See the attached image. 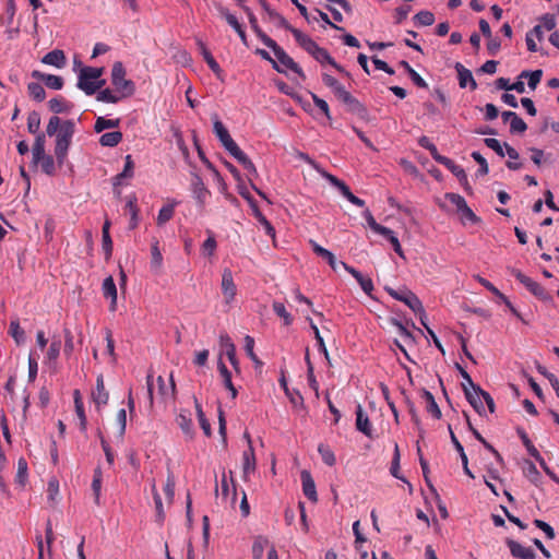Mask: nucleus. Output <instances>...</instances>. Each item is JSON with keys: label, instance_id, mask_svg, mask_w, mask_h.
Segmentation results:
<instances>
[{"label": "nucleus", "instance_id": "f257e3e1", "mask_svg": "<svg viewBox=\"0 0 559 559\" xmlns=\"http://www.w3.org/2000/svg\"><path fill=\"white\" fill-rule=\"evenodd\" d=\"M46 133L49 136H56L55 157L61 167L68 157L75 133V122L72 119L61 120L58 116H52L47 123Z\"/></svg>", "mask_w": 559, "mask_h": 559}, {"label": "nucleus", "instance_id": "f03ea898", "mask_svg": "<svg viewBox=\"0 0 559 559\" xmlns=\"http://www.w3.org/2000/svg\"><path fill=\"white\" fill-rule=\"evenodd\" d=\"M294 38L297 44L319 63H328L340 73L349 76V73L344 67L337 63L330 52L325 48L320 47L310 36L304 34L301 31H294Z\"/></svg>", "mask_w": 559, "mask_h": 559}, {"label": "nucleus", "instance_id": "7ed1b4c3", "mask_svg": "<svg viewBox=\"0 0 559 559\" xmlns=\"http://www.w3.org/2000/svg\"><path fill=\"white\" fill-rule=\"evenodd\" d=\"M102 74L103 68H82L78 76V88L88 96L94 95L105 84V81L100 80Z\"/></svg>", "mask_w": 559, "mask_h": 559}, {"label": "nucleus", "instance_id": "20e7f679", "mask_svg": "<svg viewBox=\"0 0 559 559\" xmlns=\"http://www.w3.org/2000/svg\"><path fill=\"white\" fill-rule=\"evenodd\" d=\"M111 84L116 92L126 98L132 96L135 92V84L133 81L126 79V69L120 61L112 64Z\"/></svg>", "mask_w": 559, "mask_h": 559}, {"label": "nucleus", "instance_id": "39448f33", "mask_svg": "<svg viewBox=\"0 0 559 559\" xmlns=\"http://www.w3.org/2000/svg\"><path fill=\"white\" fill-rule=\"evenodd\" d=\"M262 43L273 50L280 63L292 70L294 73L298 74L301 79L306 78L299 64L295 62L294 59L290 56H288L286 51L281 46H278L275 40H273L270 36H263Z\"/></svg>", "mask_w": 559, "mask_h": 559}, {"label": "nucleus", "instance_id": "423d86ee", "mask_svg": "<svg viewBox=\"0 0 559 559\" xmlns=\"http://www.w3.org/2000/svg\"><path fill=\"white\" fill-rule=\"evenodd\" d=\"M385 292L394 299L404 302L415 313H424V307L419 298L409 289H394L385 287Z\"/></svg>", "mask_w": 559, "mask_h": 559}, {"label": "nucleus", "instance_id": "0eeeda50", "mask_svg": "<svg viewBox=\"0 0 559 559\" xmlns=\"http://www.w3.org/2000/svg\"><path fill=\"white\" fill-rule=\"evenodd\" d=\"M61 350V340L53 337L44 357V366L49 370L50 373H57L59 370L58 358Z\"/></svg>", "mask_w": 559, "mask_h": 559}, {"label": "nucleus", "instance_id": "6e6552de", "mask_svg": "<svg viewBox=\"0 0 559 559\" xmlns=\"http://www.w3.org/2000/svg\"><path fill=\"white\" fill-rule=\"evenodd\" d=\"M338 99L346 105L349 112L357 115L362 120H368L369 114L366 106L349 92L346 91Z\"/></svg>", "mask_w": 559, "mask_h": 559}, {"label": "nucleus", "instance_id": "1a4fd4ad", "mask_svg": "<svg viewBox=\"0 0 559 559\" xmlns=\"http://www.w3.org/2000/svg\"><path fill=\"white\" fill-rule=\"evenodd\" d=\"M219 346H221L222 352L227 356L233 368L237 372H239L240 367H239V360L237 359V356H236V346L227 333H221Z\"/></svg>", "mask_w": 559, "mask_h": 559}, {"label": "nucleus", "instance_id": "9d476101", "mask_svg": "<svg viewBox=\"0 0 559 559\" xmlns=\"http://www.w3.org/2000/svg\"><path fill=\"white\" fill-rule=\"evenodd\" d=\"M222 293L224 295L225 304L229 305L234 301L237 294V286L234 282L233 272L229 269H224L222 273Z\"/></svg>", "mask_w": 559, "mask_h": 559}, {"label": "nucleus", "instance_id": "9b49d317", "mask_svg": "<svg viewBox=\"0 0 559 559\" xmlns=\"http://www.w3.org/2000/svg\"><path fill=\"white\" fill-rule=\"evenodd\" d=\"M261 4L265 13L267 14L269 21L278 28H285L294 35V31H298L293 27L289 22L277 11L272 9L264 0H261Z\"/></svg>", "mask_w": 559, "mask_h": 559}, {"label": "nucleus", "instance_id": "f8f14e48", "mask_svg": "<svg viewBox=\"0 0 559 559\" xmlns=\"http://www.w3.org/2000/svg\"><path fill=\"white\" fill-rule=\"evenodd\" d=\"M340 265H342L344 270L348 272L357 281V283L359 284L365 294H367L368 296L371 295L373 290V283L370 277L364 276L358 270L343 261L340 262Z\"/></svg>", "mask_w": 559, "mask_h": 559}, {"label": "nucleus", "instance_id": "ddd939ff", "mask_svg": "<svg viewBox=\"0 0 559 559\" xmlns=\"http://www.w3.org/2000/svg\"><path fill=\"white\" fill-rule=\"evenodd\" d=\"M518 433H519L523 444L525 445L527 452L530 453V455L535 457L537 461H539L540 465L544 467L546 473L549 474L556 483H559V477H557L556 474L551 473L548 469V467L545 465L544 460L540 457L538 450L533 445V443L531 442L526 432L523 429H518Z\"/></svg>", "mask_w": 559, "mask_h": 559}, {"label": "nucleus", "instance_id": "4468645a", "mask_svg": "<svg viewBox=\"0 0 559 559\" xmlns=\"http://www.w3.org/2000/svg\"><path fill=\"white\" fill-rule=\"evenodd\" d=\"M441 165H443L448 170H450L460 181V183L463 186L465 191H468L471 189L467 175L465 170L454 163L451 158H443L441 160Z\"/></svg>", "mask_w": 559, "mask_h": 559}, {"label": "nucleus", "instance_id": "2eb2a0df", "mask_svg": "<svg viewBox=\"0 0 559 559\" xmlns=\"http://www.w3.org/2000/svg\"><path fill=\"white\" fill-rule=\"evenodd\" d=\"M257 468V461L254 455L253 445L250 444L242 453V479L248 480L250 474L254 473Z\"/></svg>", "mask_w": 559, "mask_h": 559}, {"label": "nucleus", "instance_id": "dca6fc26", "mask_svg": "<svg viewBox=\"0 0 559 559\" xmlns=\"http://www.w3.org/2000/svg\"><path fill=\"white\" fill-rule=\"evenodd\" d=\"M454 69L457 72L459 85L461 88L469 87L471 91L477 88V83L473 78L471 70L465 68L461 62H456Z\"/></svg>", "mask_w": 559, "mask_h": 559}, {"label": "nucleus", "instance_id": "f3484780", "mask_svg": "<svg viewBox=\"0 0 559 559\" xmlns=\"http://www.w3.org/2000/svg\"><path fill=\"white\" fill-rule=\"evenodd\" d=\"M463 391L466 400L475 409V412L480 416L485 414L484 400L480 392H478L477 388L471 390L468 386H466V384H463Z\"/></svg>", "mask_w": 559, "mask_h": 559}, {"label": "nucleus", "instance_id": "a211bd4d", "mask_svg": "<svg viewBox=\"0 0 559 559\" xmlns=\"http://www.w3.org/2000/svg\"><path fill=\"white\" fill-rule=\"evenodd\" d=\"M32 76L43 81L48 88L59 91L63 87V79L59 75L43 73L38 70L32 72Z\"/></svg>", "mask_w": 559, "mask_h": 559}, {"label": "nucleus", "instance_id": "6ab92c4d", "mask_svg": "<svg viewBox=\"0 0 559 559\" xmlns=\"http://www.w3.org/2000/svg\"><path fill=\"white\" fill-rule=\"evenodd\" d=\"M301 484H302V491L304 495L312 502H317L318 495L316 489L314 480L308 471H302L300 473Z\"/></svg>", "mask_w": 559, "mask_h": 559}, {"label": "nucleus", "instance_id": "aec40b11", "mask_svg": "<svg viewBox=\"0 0 559 559\" xmlns=\"http://www.w3.org/2000/svg\"><path fill=\"white\" fill-rule=\"evenodd\" d=\"M356 428L358 431L362 432L365 436L371 438L372 437V426L367 414L364 412V408L360 404L356 406Z\"/></svg>", "mask_w": 559, "mask_h": 559}, {"label": "nucleus", "instance_id": "412c9836", "mask_svg": "<svg viewBox=\"0 0 559 559\" xmlns=\"http://www.w3.org/2000/svg\"><path fill=\"white\" fill-rule=\"evenodd\" d=\"M192 193L200 206H204L206 199L210 197V190L204 186L201 177L194 176L192 180Z\"/></svg>", "mask_w": 559, "mask_h": 559}, {"label": "nucleus", "instance_id": "4be33fe9", "mask_svg": "<svg viewBox=\"0 0 559 559\" xmlns=\"http://www.w3.org/2000/svg\"><path fill=\"white\" fill-rule=\"evenodd\" d=\"M92 399L98 407L105 406L108 403L109 394L105 389L102 374L96 379V388L92 392Z\"/></svg>", "mask_w": 559, "mask_h": 559}, {"label": "nucleus", "instance_id": "5701e85b", "mask_svg": "<svg viewBox=\"0 0 559 559\" xmlns=\"http://www.w3.org/2000/svg\"><path fill=\"white\" fill-rule=\"evenodd\" d=\"M201 53L207 63L209 68L214 72L216 78L221 81H224V73L217 61L214 59L212 53L207 50L206 46L200 40L198 41Z\"/></svg>", "mask_w": 559, "mask_h": 559}, {"label": "nucleus", "instance_id": "b1692460", "mask_svg": "<svg viewBox=\"0 0 559 559\" xmlns=\"http://www.w3.org/2000/svg\"><path fill=\"white\" fill-rule=\"evenodd\" d=\"M41 62L58 69H62L67 64V58L63 50L53 49L43 57Z\"/></svg>", "mask_w": 559, "mask_h": 559}, {"label": "nucleus", "instance_id": "393cba45", "mask_svg": "<svg viewBox=\"0 0 559 559\" xmlns=\"http://www.w3.org/2000/svg\"><path fill=\"white\" fill-rule=\"evenodd\" d=\"M150 267L154 274H160L163 269V254L159 249V242L156 239L151 245Z\"/></svg>", "mask_w": 559, "mask_h": 559}, {"label": "nucleus", "instance_id": "a878e982", "mask_svg": "<svg viewBox=\"0 0 559 559\" xmlns=\"http://www.w3.org/2000/svg\"><path fill=\"white\" fill-rule=\"evenodd\" d=\"M510 552L514 558L519 559H535V554L531 548L522 546L520 543L512 539H507Z\"/></svg>", "mask_w": 559, "mask_h": 559}, {"label": "nucleus", "instance_id": "bb28decb", "mask_svg": "<svg viewBox=\"0 0 559 559\" xmlns=\"http://www.w3.org/2000/svg\"><path fill=\"white\" fill-rule=\"evenodd\" d=\"M102 292L105 298L110 299V309L115 310L117 305V287L112 276H108L104 280Z\"/></svg>", "mask_w": 559, "mask_h": 559}, {"label": "nucleus", "instance_id": "cd10ccee", "mask_svg": "<svg viewBox=\"0 0 559 559\" xmlns=\"http://www.w3.org/2000/svg\"><path fill=\"white\" fill-rule=\"evenodd\" d=\"M48 107L49 110L56 115L68 114L72 110L73 104L64 99L62 96H57L48 102Z\"/></svg>", "mask_w": 559, "mask_h": 559}, {"label": "nucleus", "instance_id": "c85d7f7f", "mask_svg": "<svg viewBox=\"0 0 559 559\" xmlns=\"http://www.w3.org/2000/svg\"><path fill=\"white\" fill-rule=\"evenodd\" d=\"M217 368H218L221 377L223 378V383H224L225 388L230 392L231 397L236 399L238 392H237L235 385L233 384L231 373L227 369L226 365L223 362L222 356H219V358H218Z\"/></svg>", "mask_w": 559, "mask_h": 559}, {"label": "nucleus", "instance_id": "c756f323", "mask_svg": "<svg viewBox=\"0 0 559 559\" xmlns=\"http://www.w3.org/2000/svg\"><path fill=\"white\" fill-rule=\"evenodd\" d=\"M221 14L225 17L226 22L237 32L242 43L247 44L246 32L242 25L239 23L238 19L225 8L221 9Z\"/></svg>", "mask_w": 559, "mask_h": 559}, {"label": "nucleus", "instance_id": "7c9ffc66", "mask_svg": "<svg viewBox=\"0 0 559 559\" xmlns=\"http://www.w3.org/2000/svg\"><path fill=\"white\" fill-rule=\"evenodd\" d=\"M421 399L426 403V411L429 414H431V416L433 418L439 419L441 417V411H440L432 393L426 389H423Z\"/></svg>", "mask_w": 559, "mask_h": 559}, {"label": "nucleus", "instance_id": "2f4dec72", "mask_svg": "<svg viewBox=\"0 0 559 559\" xmlns=\"http://www.w3.org/2000/svg\"><path fill=\"white\" fill-rule=\"evenodd\" d=\"M525 288L530 290V293H532L539 300L546 304H554V299L550 296V294L534 280H531V282Z\"/></svg>", "mask_w": 559, "mask_h": 559}, {"label": "nucleus", "instance_id": "473e14b6", "mask_svg": "<svg viewBox=\"0 0 559 559\" xmlns=\"http://www.w3.org/2000/svg\"><path fill=\"white\" fill-rule=\"evenodd\" d=\"M313 252L325 259L329 263V265L333 269V270H336V265L338 264L336 259H335V255L328 249L321 247L319 243H317L314 240H310L309 241Z\"/></svg>", "mask_w": 559, "mask_h": 559}, {"label": "nucleus", "instance_id": "72a5a7b5", "mask_svg": "<svg viewBox=\"0 0 559 559\" xmlns=\"http://www.w3.org/2000/svg\"><path fill=\"white\" fill-rule=\"evenodd\" d=\"M270 542L264 536H258L252 545V557L253 559H263L264 550L270 548Z\"/></svg>", "mask_w": 559, "mask_h": 559}, {"label": "nucleus", "instance_id": "f704fd0d", "mask_svg": "<svg viewBox=\"0 0 559 559\" xmlns=\"http://www.w3.org/2000/svg\"><path fill=\"white\" fill-rule=\"evenodd\" d=\"M400 67H402L406 72L407 74L409 75L411 80L414 82V84L420 88H427L428 87V84L427 82L419 75V73H417L412 67L411 64L405 61V60H402L400 61Z\"/></svg>", "mask_w": 559, "mask_h": 559}, {"label": "nucleus", "instance_id": "c9c22d12", "mask_svg": "<svg viewBox=\"0 0 559 559\" xmlns=\"http://www.w3.org/2000/svg\"><path fill=\"white\" fill-rule=\"evenodd\" d=\"M45 133H38L35 138V142L33 144L32 153H33V162L38 163L39 158H43L45 153Z\"/></svg>", "mask_w": 559, "mask_h": 559}, {"label": "nucleus", "instance_id": "e433bc0d", "mask_svg": "<svg viewBox=\"0 0 559 559\" xmlns=\"http://www.w3.org/2000/svg\"><path fill=\"white\" fill-rule=\"evenodd\" d=\"M134 175V163L131 155L124 158L123 170L115 177V185H120L122 179L132 178Z\"/></svg>", "mask_w": 559, "mask_h": 559}, {"label": "nucleus", "instance_id": "4c0bfd02", "mask_svg": "<svg viewBox=\"0 0 559 559\" xmlns=\"http://www.w3.org/2000/svg\"><path fill=\"white\" fill-rule=\"evenodd\" d=\"M121 140L122 133L120 131H111L104 133L99 138V144L106 147H115L121 142Z\"/></svg>", "mask_w": 559, "mask_h": 559}, {"label": "nucleus", "instance_id": "58836bf2", "mask_svg": "<svg viewBox=\"0 0 559 559\" xmlns=\"http://www.w3.org/2000/svg\"><path fill=\"white\" fill-rule=\"evenodd\" d=\"M322 81L328 87L332 90L337 98H340L346 92L345 87L335 78L328 73L322 74Z\"/></svg>", "mask_w": 559, "mask_h": 559}, {"label": "nucleus", "instance_id": "ea45409f", "mask_svg": "<svg viewBox=\"0 0 559 559\" xmlns=\"http://www.w3.org/2000/svg\"><path fill=\"white\" fill-rule=\"evenodd\" d=\"M418 144H419L421 147H424V148L428 150V151H429V153H430V155H431V157H432L437 163H439V164H441V160H442L443 158H448L447 156H443V155L439 154L437 146H436V145H435V144L429 140V138H427V136H425V135H424V136H421V138L418 140Z\"/></svg>", "mask_w": 559, "mask_h": 559}, {"label": "nucleus", "instance_id": "a19ab883", "mask_svg": "<svg viewBox=\"0 0 559 559\" xmlns=\"http://www.w3.org/2000/svg\"><path fill=\"white\" fill-rule=\"evenodd\" d=\"M543 76L542 70H535V71H528L524 70L520 74V79H527V85L531 90H535L536 86L539 84Z\"/></svg>", "mask_w": 559, "mask_h": 559}, {"label": "nucleus", "instance_id": "79ce46f5", "mask_svg": "<svg viewBox=\"0 0 559 559\" xmlns=\"http://www.w3.org/2000/svg\"><path fill=\"white\" fill-rule=\"evenodd\" d=\"M96 98L102 103L116 104L126 97L121 96V94H118L116 91L112 92L109 88H105L98 92Z\"/></svg>", "mask_w": 559, "mask_h": 559}, {"label": "nucleus", "instance_id": "37998d69", "mask_svg": "<svg viewBox=\"0 0 559 559\" xmlns=\"http://www.w3.org/2000/svg\"><path fill=\"white\" fill-rule=\"evenodd\" d=\"M212 119H213V132L216 135V138L218 139V141L222 143L223 141H225L226 139H228L230 136L229 131L224 126V123L219 120L217 115H214L212 117Z\"/></svg>", "mask_w": 559, "mask_h": 559}, {"label": "nucleus", "instance_id": "c03bdc74", "mask_svg": "<svg viewBox=\"0 0 559 559\" xmlns=\"http://www.w3.org/2000/svg\"><path fill=\"white\" fill-rule=\"evenodd\" d=\"M126 209L129 211V213L131 215L129 228L135 229L139 225V209L136 205V198H134V197L130 198L127 201Z\"/></svg>", "mask_w": 559, "mask_h": 559}, {"label": "nucleus", "instance_id": "a18cd8bd", "mask_svg": "<svg viewBox=\"0 0 559 559\" xmlns=\"http://www.w3.org/2000/svg\"><path fill=\"white\" fill-rule=\"evenodd\" d=\"M390 473L393 477L407 483L409 486V489H412V485L400 474V450H399L397 444H395V447H394V453H393V459H392V463H391V467H390Z\"/></svg>", "mask_w": 559, "mask_h": 559}, {"label": "nucleus", "instance_id": "49530a36", "mask_svg": "<svg viewBox=\"0 0 559 559\" xmlns=\"http://www.w3.org/2000/svg\"><path fill=\"white\" fill-rule=\"evenodd\" d=\"M177 202H173L170 204L164 205L157 215V225L162 226L166 224L168 221H170L175 213V206L177 205Z\"/></svg>", "mask_w": 559, "mask_h": 559}, {"label": "nucleus", "instance_id": "de8ad7c7", "mask_svg": "<svg viewBox=\"0 0 559 559\" xmlns=\"http://www.w3.org/2000/svg\"><path fill=\"white\" fill-rule=\"evenodd\" d=\"M119 124H120V119L119 118H117V119H106L104 117H98L96 119V122H95V126H94V130H95V132L100 133V132H103L106 129L118 128Z\"/></svg>", "mask_w": 559, "mask_h": 559}, {"label": "nucleus", "instance_id": "09e8293b", "mask_svg": "<svg viewBox=\"0 0 559 559\" xmlns=\"http://www.w3.org/2000/svg\"><path fill=\"white\" fill-rule=\"evenodd\" d=\"M504 147H506V155H508L509 159L507 162V167L511 170H518L522 167V164L516 162L520 157L518 151L510 146L508 143H504Z\"/></svg>", "mask_w": 559, "mask_h": 559}, {"label": "nucleus", "instance_id": "8fccbe9b", "mask_svg": "<svg viewBox=\"0 0 559 559\" xmlns=\"http://www.w3.org/2000/svg\"><path fill=\"white\" fill-rule=\"evenodd\" d=\"M103 483V472L100 467L94 469L93 480H92V490L95 497V503L99 504L100 499V489Z\"/></svg>", "mask_w": 559, "mask_h": 559}, {"label": "nucleus", "instance_id": "3c124183", "mask_svg": "<svg viewBox=\"0 0 559 559\" xmlns=\"http://www.w3.org/2000/svg\"><path fill=\"white\" fill-rule=\"evenodd\" d=\"M9 333L14 338V341H15V343L17 345H21V344L25 343V340H26L25 332L20 326L19 320H12L11 321Z\"/></svg>", "mask_w": 559, "mask_h": 559}, {"label": "nucleus", "instance_id": "603ef678", "mask_svg": "<svg viewBox=\"0 0 559 559\" xmlns=\"http://www.w3.org/2000/svg\"><path fill=\"white\" fill-rule=\"evenodd\" d=\"M28 95L36 102H43L46 98V91L41 84L31 82L27 84Z\"/></svg>", "mask_w": 559, "mask_h": 559}, {"label": "nucleus", "instance_id": "864d4df0", "mask_svg": "<svg viewBox=\"0 0 559 559\" xmlns=\"http://www.w3.org/2000/svg\"><path fill=\"white\" fill-rule=\"evenodd\" d=\"M308 321H309V324H310V328L314 334V338L317 341V345H318V350L324 355L325 359L329 360V352L326 349V346H325V343L323 341V337L321 336L320 334V331L318 329V326L316 325V323L312 321V319L308 318Z\"/></svg>", "mask_w": 559, "mask_h": 559}, {"label": "nucleus", "instance_id": "5fc2aeb1", "mask_svg": "<svg viewBox=\"0 0 559 559\" xmlns=\"http://www.w3.org/2000/svg\"><path fill=\"white\" fill-rule=\"evenodd\" d=\"M253 348H254V338L252 336H250V335H246L245 336V350H246V354L253 361L255 367L258 368V367L262 366V361L258 358V356L255 355Z\"/></svg>", "mask_w": 559, "mask_h": 559}, {"label": "nucleus", "instance_id": "6e6d98bb", "mask_svg": "<svg viewBox=\"0 0 559 559\" xmlns=\"http://www.w3.org/2000/svg\"><path fill=\"white\" fill-rule=\"evenodd\" d=\"M381 236H383L391 243V246L393 247V250L400 257L404 258V253H403V249L401 247L400 240L392 229L386 227L385 231L382 233Z\"/></svg>", "mask_w": 559, "mask_h": 559}, {"label": "nucleus", "instance_id": "4d7b16f0", "mask_svg": "<svg viewBox=\"0 0 559 559\" xmlns=\"http://www.w3.org/2000/svg\"><path fill=\"white\" fill-rule=\"evenodd\" d=\"M40 128V115L39 112L33 110L28 114L27 117V130L32 134H38Z\"/></svg>", "mask_w": 559, "mask_h": 559}, {"label": "nucleus", "instance_id": "13d9d810", "mask_svg": "<svg viewBox=\"0 0 559 559\" xmlns=\"http://www.w3.org/2000/svg\"><path fill=\"white\" fill-rule=\"evenodd\" d=\"M152 492H153V499H154L155 509H156V521L159 523H163V521L165 520V512H164V508H163L162 498L156 490L155 484L152 485Z\"/></svg>", "mask_w": 559, "mask_h": 559}, {"label": "nucleus", "instance_id": "bf43d9fd", "mask_svg": "<svg viewBox=\"0 0 559 559\" xmlns=\"http://www.w3.org/2000/svg\"><path fill=\"white\" fill-rule=\"evenodd\" d=\"M272 307H273V311L275 312V314L284 320V324L285 325H290L292 324L293 317L286 310V307H285V305L283 302L274 301Z\"/></svg>", "mask_w": 559, "mask_h": 559}, {"label": "nucleus", "instance_id": "052dcab7", "mask_svg": "<svg viewBox=\"0 0 559 559\" xmlns=\"http://www.w3.org/2000/svg\"><path fill=\"white\" fill-rule=\"evenodd\" d=\"M362 216L365 217L367 225L373 233L381 235L382 233L385 231L386 227L377 223L373 215L368 209L362 212Z\"/></svg>", "mask_w": 559, "mask_h": 559}, {"label": "nucleus", "instance_id": "680f3d73", "mask_svg": "<svg viewBox=\"0 0 559 559\" xmlns=\"http://www.w3.org/2000/svg\"><path fill=\"white\" fill-rule=\"evenodd\" d=\"M177 425L180 427V429L183 431L185 435L192 437L193 433V423L190 417H188L185 414H180L177 419Z\"/></svg>", "mask_w": 559, "mask_h": 559}, {"label": "nucleus", "instance_id": "e2e57ef3", "mask_svg": "<svg viewBox=\"0 0 559 559\" xmlns=\"http://www.w3.org/2000/svg\"><path fill=\"white\" fill-rule=\"evenodd\" d=\"M414 20L419 26H430L435 22V15L430 11H419L415 14Z\"/></svg>", "mask_w": 559, "mask_h": 559}, {"label": "nucleus", "instance_id": "0e129e2a", "mask_svg": "<svg viewBox=\"0 0 559 559\" xmlns=\"http://www.w3.org/2000/svg\"><path fill=\"white\" fill-rule=\"evenodd\" d=\"M37 164L40 165L41 170L48 176H52L56 171L55 159L50 155H44L43 158L38 159Z\"/></svg>", "mask_w": 559, "mask_h": 559}, {"label": "nucleus", "instance_id": "69168bd1", "mask_svg": "<svg viewBox=\"0 0 559 559\" xmlns=\"http://www.w3.org/2000/svg\"><path fill=\"white\" fill-rule=\"evenodd\" d=\"M472 158L479 165L477 170L478 176H485L488 174L489 168L486 158L479 152H472Z\"/></svg>", "mask_w": 559, "mask_h": 559}, {"label": "nucleus", "instance_id": "338daca9", "mask_svg": "<svg viewBox=\"0 0 559 559\" xmlns=\"http://www.w3.org/2000/svg\"><path fill=\"white\" fill-rule=\"evenodd\" d=\"M484 143L486 144L487 147L495 151L497 155H499L500 157H504V155H506L504 144L502 145L497 139L486 138L484 140Z\"/></svg>", "mask_w": 559, "mask_h": 559}, {"label": "nucleus", "instance_id": "774afa93", "mask_svg": "<svg viewBox=\"0 0 559 559\" xmlns=\"http://www.w3.org/2000/svg\"><path fill=\"white\" fill-rule=\"evenodd\" d=\"M318 451L321 454L322 461L328 466H333L335 464V455L328 447L320 444Z\"/></svg>", "mask_w": 559, "mask_h": 559}]
</instances>
